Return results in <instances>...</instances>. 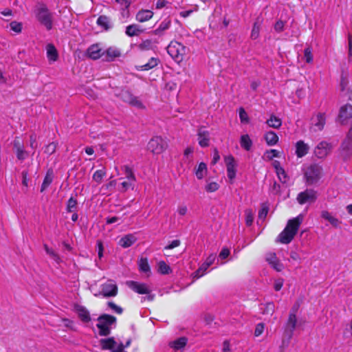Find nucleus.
I'll return each instance as SVG.
<instances>
[{
	"instance_id": "f257e3e1",
	"label": "nucleus",
	"mask_w": 352,
	"mask_h": 352,
	"mask_svg": "<svg viewBox=\"0 0 352 352\" xmlns=\"http://www.w3.org/2000/svg\"><path fill=\"white\" fill-rule=\"evenodd\" d=\"M303 221V216L299 214L296 218L289 219L284 230L279 234L276 242L283 244L289 243L297 234L298 228Z\"/></svg>"
},
{
	"instance_id": "f03ea898",
	"label": "nucleus",
	"mask_w": 352,
	"mask_h": 352,
	"mask_svg": "<svg viewBox=\"0 0 352 352\" xmlns=\"http://www.w3.org/2000/svg\"><path fill=\"white\" fill-rule=\"evenodd\" d=\"M36 20L43 25L47 30H50L53 27V13L51 12L44 4L38 5L34 11Z\"/></svg>"
},
{
	"instance_id": "7ed1b4c3",
	"label": "nucleus",
	"mask_w": 352,
	"mask_h": 352,
	"mask_svg": "<svg viewBox=\"0 0 352 352\" xmlns=\"http://www.w3.org/2000/svg\"><path fill=\"white\" fill-rule=\"evenodd\" d=\"M97 320L98 323L96 327L99 329L98 334L100 336H109L111 333V326L116 324V318L107 314L100 315Z\"/></svg>"
},
{
	"instance_id": "20e7f679",
	"label": "nucleus",
	"mask_w": 352,
	"mask_h": 352,
	"mask_svg": "<svg viewBox=\"0 0 352 352\" xmlns=\"http://www.w3.org/2000/svg\"><path fill=\"white\" fill-rule=\"evenodd\" d=\"M166 50L172 58L179 63L183 60L187 48L182 43L176 41H172L166 47Z\"/></svg>"
},
{
	"instance_id": "39448f33",
	"label": "nucleus",
	"mask_w": 352,
	"mask_h": 352,
	"mask_svg": "<svg viewBox=\"0 0 352 352\" xmlns=\"http://www.w3.org/2000/svg\"><path fill=\"white\" fill-rule=\"evenodd\" d=\"M322 170V167L316 164H311L307 168L305 176L308 185H313L319 181Z\"/></svg>"
},
{
	"instance_id": "423d86ee",
	"label": "nucleus",
	"mask_w": 352,
	"mask_h": 352,
	"mask_svg": "<svg viewBox=\"0 0 352 352\" xmlns=\"http://www.w3.org/2000/svg\"><path fill=\"white\" fill-rule=\"evenodd\" d=\"M167 147V143L161 137L153 138L148 143V150L153 154L162 153Z\"/></svg>"
},
{
	"instance_id": "0eeeda50",
	"label": "nucleus",
	"mask_w": 352,
	"mask_h": 352,
	"mask_svg": "<svg viewBox=\"0 0 352 352\" xmlns=\"http://www.w3.org/2000/svg\"><path fill=\"white\" fill-rule=\"evenodd\" d=\"M317 199V192L313 189H306L297 196L298 202L302 205L306 203H314Z\"/></svg>"
},
{
	"instance_id": "6e6552de",
	"label": "nucleus",
	"mask_w": 352,
	"mask_h": 352,
	"mask_svg": "<svg viewBox=\"0 0 352 352\" xmlns=\"http://www.w3.org/2000/svg\"><path fill=\"white\" fill-rule=\"evenodd\" d=\"M224 160L227 168V175L232 184V180L236 177V167L237 166V164L236 163L234 157L232 155L226 156L224 157Z\"/></svg>"
},
{
	"instance_id": "1a4fd4ad",
	"label": "nucleus",
	"mask_w": 352,
	"mask_h": 352,
	"mask_svg": "<svg viewBox=\"0 0 352 352\" xmlns=\"http://www.w3.org/2000/svg\"><path fill=\"white\" fill-rule=\"evenodd\" d=\"M332 149V145L326 141L320 142L314 149L315 155L319 159H323L327 156Z\"/></svg>"
},
{
	"instance_id": "9d476101",
	"label": "nucleus",
	"mask_w": 352,
	"mask_h": 352,
	"mask_svg": "<svg viewBox=\"0 0 352 352\" xmlns=\"http://www.w3.org/2000/svg\"><path fill=\"white\" fill-rule=\"evenodd\" d=\"M297 323L296 315L289 313V318L285 326L284 334L289 340H290L294 334Z\"/></svg>"
},
{
	"instance_id": "9b49d317",
	"label": "nucleus",
	"mask_w": 352,
	"mask_h": 352,
	"mask_svg": "<svg viewBox=\"0 0 352 352\" xmlns=\"http://www.w3.org/2000/svg\"><path fill=\"white\" fill-rule=\"evenodd\" d=\"M121 51L119 48L112 46L104 50L102 60L106 62H113L117 58L120 57Z\"/></svg>"
},
{
	"instance_id": "f8f14e48",
	"label": "nucleus",
	"mask_w": 352,
	"mask_h": 352,
	"mask_svg": "<svg viewBox=\"0 0 352 352\" xmlns=\"http://www.w3.org/2000/svg\"><path fill=\"white\" fill-rule=\"evenodd\" d=\"M118 294V287L116 284L106 283L102 285V290L98 294H95L96 296L102 295L105 298L114 297Z\"/></svg>"
},
{
	"instance_id": "ddd939ff",
	"label": "nucleus",
	"mask_w": 352,
	"mask_h": 352,
	"mask_svg": "<svg viewBox=\"0 0 352 352\" xmlns=\"http://www.w3.org/2000/svg\"><path fill=\"white\" fill-rule=\"evenodd\" d=\"M128 287L135 292L140 294H148L150 289L145 283H140L134 280H129L126 282Z\"/></svg>"
},
{
	"instance_id": "4468645a",
	"label": "nucleus",
	"mask_w": 352,
	"mask_h": 352,
	"mask_svg": "<svg viewBox=\"0 0 352 352\" xmlns=\"http://www.w3.org/2000/svg\"><path fill=\"white\" fill-rule=\"evenodd\" d=\"M120 97L123 101L128 102L138 108L142 107V103L139 100L133 96L129 90H122Z\"/></svg>"
},
{
	"instance_id": "2eb2a0df",
	"label": "nucleus",
	"mask_w": 352,
	"mask_h": 352,
	"mask_svg": "<svg viewBox=\"0 0 352 352\" xmlns=\"http://www.w3.org/2000/svg\"><path fill=\"white\" fill-rule=\"evenodd\" d=\"M352 156V144L342 141L340 147V157L343 161L346 162Z\"/></svg>"
},
{
	"instance_id": "dca6fc26",
	"label": "nucleus",
	"mask_w": 352,
	"mask_h": 352,
	"mask_svg": "<svg viewBox=\"0 0 352 352\" xmlns=\"http://www.w3.org/2000/svg\"><path fill=\"white\" fill-rule=\"evenodd\" d=\"M199 144L201 147H207L210 144V133L204 127H201L197 133Z\"/></svg>"
},
{
	"instance_id": "f3484780",
	"label": "nucleus",
	"mask_w": 352,
	"mask_h": 352,
	"mask_svg": "<svg viewBox=\"0 0 352 352\" xmlns=\"http://www.w3.org/2000/svg\"><path fill=\"white\" fill-rule=\"evenodd\" d=\"M74 309L82 322L87 323L91 321V318L89 311L84 306L75 305Z\"/></svg>"
},
{
	"instance_id": "a211bd4d",
	"label": "nucleus",
	"mask_w": 352,
	"mask_h": 352,
	"mask_svg": "<svg viewBox=\"0 0 352 352\" xmlns=\"http://www.w3.org/2000/svg\"><path fill=\"white\" fill-rule=\"evenodd\" d=\"M87 53L90 58L97 60L100 58H103L104 50L100 47L98 44H94L87 49Z\"/></svg>"
},
{
	"instance_id": "6ab92c4d",
	"label": "nucleus",
	"mask_w": 352,
	"mask_h": 352,
	"mask_svg": "<svg viewBox=\"0 0 352 352\" xmlns=\"http://www.w3.org/2000/svg\"><path fill=\"white\" fill-rule=\"evenodd\" d=\"M325 113L318 112L316 115L313 116L311 119V124L317 127L318 130H322L325 124Z\"/></svg>"
},
{
	"instance_id": "aec40b11",
	"label": "nucleus",
	"mask_w": 352,
	"mask_h": 352,
	"mask_svg": "<svg viewBox=\"0 0 352 352\" xmlns=\"http://www.w3.org/2000/svg\"><path fill=\"white\" fill-rule=\"evenodd\" d=\"M171 25V20L168 17L164 19L159 25V26L152 32V34L161 36L164 34V32L170 28Z\"/></svg>"
},
{
	"instance_id": "412c9836",
	"label": "nucleus",
	"mask_w": 352,
	"mask_h": 352,
	"mask_svg": "<svg viewBox=\"0 0 352 352\" xmlns=\"http://www.w3.org/2000/svg\"><path fill=\"white\" fill-rule=\"evenodd\" d=\"M99 342L101 349L103 350H110L111 352L116 350L117 342L113 337L101 339Z\"/></svg>"
},
{
	"instance_id": "4be33fe9",
	"label": "nucleus",
	"mask_w": 352,
	"mask_h": 352,
	"mask_svg": "<svg viewBox=\"0 0 352 352\" xmlns=\"http://www.w3.org/2000/svg\"><path fill=\"white\" fill-rule=\"evenodd\" d=\"M266 260L276 271L280 272L283 269V265L277 258L275 253L268 254Z\"/></svg>"
},
{
	"instance_id": "5701e85b",
	"label": "nucleus",
	"mask_w": 352,
	"mask_h": 352,
	"mask_svg": "<svg viewBox=\"0 0 352 352\" xmlns=\"http://www.w3.org/2000/svg\"><path fill=\"white\" fill-rule=\"evenodd\" d=\"M14 148L19 160L23 161L28 156V152L24 150L23 146L19 140H15L14 141Z\"/></svg>"
},
{
	"instance_id": "b1692460",
	"label": "nucleus",
	"mask_w": 352,
	"mask_h": 352,
	"mask_svg": "<svg viewBox=\"0 0 352 352\" xmlns=\"http://www.w3.org/2000/svg\"><path fill=\"white\" fill-rule=\"evenodd\" d=\"M153 12L150 10H140L135 15V20L140 23L149 21L153 16Z\"/></svg>"
},
{
	"instance_id": "393cba45",
	"label": "nucleus",
	"mask_w": 352,
	"mask_h": 352,
	"mask_svg": "<svg viewBox=\"0 0 352 352\" xmlns=\"http://www.w3.org/2000/svg\"><path fill=\"white\" fill-rule=\"evenodd\" d=\"M136 241L137 237L134 234H128L120 239L118 244L124 248H127L134 244Z\"/></svg>"
},
{
	"instance_id": "a878e982",
	"label": "nucleus",
	"mask_w": 352,
	"mask_h": 352,
	"mask_svg": "<svg viewBox=\"0 0 352 352\" xmlns=\"http://www.w3.org/2000/svg\"><path fill=\"white\" fill-rule=\"evenodd\" d=\"M309 146L302 140H299L296 144V155L298 157H302L308 153Z\"/></svg>"
},
{
	"instance_id": "bb28decb",
	"label": "nucleus",
	"mask_w": 352,
	"mask_h": 352,
	"mask_svg": "<svg viewBox=\"0 0 352 352\" xmlns=\"http://www.w3.org/2000/svg\"><path fill=\"white\" fill-rule=\"evenodd\" d=\"M144 30L141 28V27L135 23L126 26L125 34L130 37L138 36L142 34Z\"/></svg>"
},
{
	"instance_id": "cd10ccee",
	"label": "nucleus",
	"mask_w": 352,
	"mask_h": 352,
	"mask_svg": "<svg viewBox=\"0 0 352 352\" xmlns=\"http://www.w3.org/2000/svg\"><path fill=\"white\" fill-rule=\"evenodd\" d=\"M47 57L50 62H55L58 58L57 50L53 44H47L46 46Z\"/></svg>"
},
{
	"instance_id": "c85d7f7f",
	"label": "nucleus",
	"mask_w": 352,
	"mask_h": 352,
	"mask_svg": "<svg viewBox=\"0 0 352 352\" xmlns=\"http://www.w3.org/2000/svg\"><path fill=\"white\" fill-rule=\"evenodd\" d=\"M78 194L75 192V196H72L66 204V211L67 212H73L78 211V203L76 199Z\"/></svg>"
},
{
	"instance_id": "c756f323",
	"label": "nucleus",
	"mask_w": 352,
	"mask_h": 352,
	"mask_svg": "<svg viewBox=\"0 0 352 352\" xmlns=\"http://www.w3.org/2000/svg\"><path fill=\"white\" fill-rule=\"evenodd\" d=\"M96 23L98 26L102 28L104 30H109L112 27L110 18L105 15L100 16Z\"/></svg>"
},
{
	"instance_id": "7c9ffc66",
	"label": "nucleus",
	"mask_w": 352,
	"mask_h": 352,
	"mask_svg": "<svg viewBox=\"0 0 352 352\" xmlns=\"http://www.w3.org/2000/svg\"><path fill=\"white\" fill-rule=\"evenodd\" d=\"M160 60L157 58L152 57L149 59L148 62L144 65H140L138 67V69L140 71H148L155 67Z\"/></svg>"
},
{
	"instance_id": "2f4dec72",
	"label": "nucleus",
	"mask_w": 352,
	"mask_h": 352,
	"mask_svg": "<svg viewBox=\"0 0 352 352\" xmlns=\"http://www.w3.org/2000/svg\"><path fill=\"white\" fill-rule=\"evenodd\" d=\"M188 342L186 337H181L169 343L170 347L175 350H179L185 347Z\"/></svg>"
},
{
	"instance_id": "473e14b6",
	"label": "nucleus",
	"mask_w": 352,
	"mask_h": 352,
	"mask_svg": "<svg viewBox=\"0 0 352 352\" xmlns=\"http://www.w3.org/2000/svg\"><path fill=\"white\" fill-rule=\"evenodd\" d=\"M264 139L266 141L267 144L269 146H274L278 141V137L277 134L272 131L267 132L264 135Z\"/></svg>"
},
{
	"instance_id": "72a5a7b5",
	"label": "nucleus",
	"mask_w": 352,
	"mask_h": 352,
	"mask_svg": "<svg viewBox=\"0 0 352 352\" xmlns=\"http://www.w3.org/2000/svg\"><path fill=\"white\" fill-rule=\"evenodd\" d=\"M54 178V173L52 169H49L45 176L41 187V192H43L52 184Z\"/></svg>"
},
{
	"instance_id": "f704fd0d",
	"label": "nucleus",
	"mask_w": 352,
	"mask_h": 352,
	"mask_svg": "<svg viewBox=\"0 0 352 352\" xmlns=\"http://www.w3.org/2000/svg\"><path fill=\"white\" fill-rule=\"evenodd\" d=\"M275 305L274 302H269L265 304L260 305V310L263 315H272L274 312Z\"/></svg>"
},
{
	"instance_id": "c9c22d12",
	"label": "nucleus",
	"mask_w": 352,
	"mask_h": 352,
	"mask_svg": "<svg viewBox=\"0 0 352 352\" xmlns=\"http://www.w3.org/2000/svg\"><path fill=\"white\" fill-rule=\"evenodd\" d=\"M351 118H352V111H340L338 122L342 125H345L348 124Z\"/></svg>"
},
{
	"instance_id": "e433bc0d",
	"label": "nucleus",
	"mask_w": 352,
	"mask_h": 352,
	"mask_svg": "<svg viewBox=\"0 0 352 352\" xmlns=\"http://www.w3.org/2000/svg\"><path fill=\"white\" fill-rule=\"evenodd\" d=\"M321 217L325 220L328 221L333 227L337 228L340 223V221L337 218L333 217L327 211H322L321 213Z\"/></svg>"
},
{
	"instance_id": "4c0bfd02",
	"label": "nucleus",
	"mask_w": 352,
	"mask_h": 352,
	"mask_svg": "<svg viewBox=\"0 0 352 352\" xmlns=\"http://www.w3.org/2000/svg\"><path fill=\"white\" fill-rule=\"evenodd\" d=\"M241 146L246 151H250L252 146V141L248 134L242 135L240 139Z\"/></svg>"
},
{
	"instance_id": "58836bf2",
	"label": "nucleus",
	"mask_w": 352,
	"mask_h": 352,
	"mask_svg": "<svg viewBox=\"0 0 352 352\" xmlns=\"http://www.w3.org/2000/svg\"><path fill=\"white\" fill-rule=\"evenodd\" d=\"M261 21L256 20L254 24L251 32L250 37L252 39L255 40L258 38L260 34Z\"/></svg>"
},
{
	"instance_id": "ea45409f",
	"label": "nucleus",
	"mask_w": 352,
	"mask_h": 352,
	"mask_svg": "<svg viewBox=\"0 0 352 352\" xmlns=\"http://www.w3.org/2000/svg\"><path fill=\"white\" fill-rule=\"evenodd\" d=\"M266 123L270 127L278 129L282 124V121L280 118L272 115L270 118L267 120Z\"/></svg>"
},
{
	"instance_id": "a19ab883",
	"label": "nucleus",
	"mask_w": 352,
	"mask_h": 352,
	"mask_svg": "<svg viewBox=\"0 0 352 352\" xmlns=\"http://www.w3.org/2000/svg\"><path fill=\"white\" fill-rule=\"evenodd\" d=\"M207 173V165L204 162H201L197 169L195 171L196 177L198 179H201L204 178V175Z\"/></svg>"
},
{
	"instance_id": "79ce46f5",
	"label": "nucleus",
	"mask_w": 352,
	"mask_h": 352,
	"mask_svg": "<svg viewBox=\"0 0 352 352\" xmlns=\"http://www.w3.org/2000/svg\"><path fill=\"white\" fill-rule=\"evenodd\" d=\"M139 50L148 51L151 50L153 47V43L151 39L144 40L141 43L137 45Z\"/></svg>"
},
{
	"instance_id": "37998d69",
	"label": "nucleus",
	"mask_w": 352,
	"mask_h": 352,
	"mask_svg": "<svg viewBox=\"0 0 352 352\" xmlns=\"http://www.w3.org/2000/svg\"><path fill=\"white\" fill-rule=\"evenodd\" d=\"M139 270L140 272L151 274V268L146 258H141L139 261Z\"/></svg>"
},
{
	"instance_id": "c03bdc74",
	"label": "nucleus",
	"mask_w": 352,
	"mask_h": 352,
	"mask_svg": "<svg viewBox=\"0 0 352 352\" xmlns=\"http://www.w3.org/2000/svg\"><path fill=\"white\" fill-rule=\"evenodd\" d=\"M122 170L124 173L125 177L130 181L135 182V176L133 173V171L131 167L128 165H124L122 167Z\"/></svg>"
},
{
	"instance_id": "a18cd8bd",
	"label": "nucleus",
	"mask_w": 352,
	"mask_h": 352,
	"mask_svg": "<svg viewBox=\"0 0 352 352\" xmlns=\"http://www.w3.org/2000/svg\"><path fill=\"white\" fill-rule=\"evenodd\" d=\"M158 271L162 274H169L172 272V270L164 261H160L158 263Z\"/></svg>"
},
{
	"instance_id": "49530a36",
	"label": "nucleus",
	"mask_w": 352,
	"mask_h": 352,
	"mask_svg": "<svg viewBox=\"0 0 352 352\" xmlns=\"http://www.w3.org/2000/svg\"><path fill=\"white\" fill-rule=\"evenodd\" d=\"M44 249L47 254H49L57 263L61 261L59 255L52 249L50 248L46 244L44 245Z\"/></svg>"
},
{
	"instance_id": "de8ad7c7",
	"label": "nucleus",
	"mask_w": 352,
	"mask_h": 352,
	"mask_svg": "<svg viewBox=\"0 0 352 352\" xmlns=\"http://www.w3.org/2000/svg\"><path fill=\"white\" fill-rule=\"evenodd\" d=\"M208 268V264L203 263L197 270L193 273V278H199L202 276Z\"/></svg>"
},
{
	"instance_id": "09e8293b",
	"label": "nucleus",
	"mask_w": 352,
	"mask_h": 352,
	"mask_svg": "<svg viewBox=\"0 0 352 352\" xmlns=\"http://www.w3.org/2000/svg\"><path fill=\"white\" fill-rule=\"evenodd\" d=\"M116 3L120 5V9L124 12L126 10V13L129 14L127 10L129 8L131 1V0H116Z\"/></svg>"
},
{
	"instance_id": "8fccbe9b",
	"label": "nucleus",
	"mask_w": 352,
	"mask_h": 352,
	"mask_svg": "<svg viewBox=\"0 0 352 352\" xmlns=\"http://www.w3.org/2000/svg\"><path fill=\"white\" fill-rule=\"evenodd\" d=\"M105 174L106 173L104 169L97 170L93 175V179L97 183H100Z\"/></svg>"
},
{
	"instance_id": "3c124183",
	"label": "nucleus",
	"mask_w": 352,
	"mask_h": 352,
	"mask_svg": "<svg viewBox=\"0 0 352 352\" xmlns=\"http://www.w3.org/2000/svg\"><path fill=\"white\" fill-rule=\"evenodd\" d=\"M57 144H58L54 142L50 143L46 146L44 152L49 155H52L56 152Z\"/></svg>"
},
{
	"instance_id": "603ef678",
	"label": "nucleus",
	"mask_w": 352,
	"mask_h": 352,
	"mask_svg": "<svg viewBox=\"0 0 352 352\" xmlns=\"http://www.w3.org/2000/svg\"><path fill=\"white\" fill-rule=\"evenodd\" d=\"M269 211V206L267 203H263L261 205V208L258 212V218L265 219Z\"/></svg>"
},
{
	"instance_id": "864d4df0",
	"label": "nucleus",
	"mask_w": 352,
	"mask_h": 352,
	"mask_svg": "<svg viewBox=\"0 0 352 352\" xmlns=\"http://www.w3.org/2000/svg\"><path fill=\"white\" fill-rule=\"evenodd\" d=\"M304 56L307 63L313 62L312 50L310 47H306L304 50Z\"/></svg>"
},
{
	"instance_id": "5fc2aeb1",
	"label": "nucleus",
	"mask_w": 352,
	"mask_h": 352,
	"mask_svg": "<svg viewBox=\"0 0 352 352\" xmlns=\"http://www.w3.org/2000/svg\"><path fill=\"white\" fill-rule=\"evenodd\" d=\"M219 188V185L217 182H212L208 184L205 189L208 192H213L217 191Z\"/></svg>"
},
{
	"instance_id": "6e6d98bb",
	"label": "nucleus",
	"mask_w": 352,
	"mask_h": 352,
	"mask_svg": "<svg viewBox=\"0 0 352 352\" xmlns=\"http://www.w3.org/2000/svg\"><path fill=\"white\" fill-rule=\"evenodd\" d=\"M134 184H135V182H132L130 180L122 182L121 183V186H122L121 191L125 192L127 190H129V188L133 189L134 187Z\"/></svg>"
},
{
	"instance_id": "4d7b16f0",
	"label": "nucleus",
	"mask_w": 352,
	"mask_h": 352,
	"mask_svg": "<svg viewBox=\"0 0 352 352\" xmlns=\"http://www.w3.org/2000/svg\"><path fill=\"white\" fill-rule=\"evenodd\" d=\"M10 28L16 33H20L22 30V23L16 21H12L10 23Z\"/></svg>"
},
{
	"instance_id": "13d9d810",
	"label": "nucleus",
	"mask_w": 352,
	"mask_h": 352,
	"mask_svg": "<svg viewBox=\"0 0 352 352\" xmlns=\"http://www.w3.org/2000/svg\"><path fill=\"white\" fill-rule=\"evenodd\" d=\"M265 329V324L263 322L258 323L256 324L255 330H254V336L258 337L261 336Z\"/></svg>"
},
{
	"instance_id": "bf43d9fd",
	"label": "nucleus",
	"mask_w": 352,
	"mask_h": 352,
	"mask_svg": "<svg viewBox=\"0 0 352 352\" xmlns=\"http://www.w3.org/2000/svg\"><path fill=\"white\" fill-rule=\"evenodd\" d=\"M239 118L242 124H248L250 122L247 111H239Z\"/></svg>"
},
{
	"instance_id": "052dcab7",
	"label": "nucleus",
	"mask_w": 352,
	"mask_h": 352,
	"mask_svg": "<svg viewBox=\"0 0 352 352\" xmlns=\"http://www.w3.org/2000/svg\"><path fill=\"white\" fill-rule=\"evenodd\" d=\"M107 305L109 308L115 311L117 314H121L123 312L122 308L116 305L113 302H109Z\"/></svg>"
},
{
	"instance_id": "680f3d73",
	"label": "nucleus",
	"mask_w": 352,
	"mask_h": 352,
	"mask_svg": "<svg viewBox=\"0 0 352 352\" xmlns=\"http://www.w3.org/2000/svg\"><path fill=\"white\" fill-rule=\"evenodd\" d=\"M97 248H98V258L101 259L103 256V252H104V246L102 241L98 240L96 242Z\"/></svg>"
},
{
	"instance_id": "e2e57ef3",
	"label": "nucleus",
	"mask_w": 352,
	"mask_h": 352,
	"mask_svg": "<svg viewBox=\"0 0 352 352\" xmlns=\"http://www.w3.org/2000/svg\"><path fill=\"white\" fill-rule=\"evenodd\" d=\"M131 342V340L129 339L126 341L125 344H123L122 343H120L118 344L116 347V350L113 351V352H123L124 348H126L130 346Z\"/></svg>"
},
{
	"instance_id": "0e129e2a",
	"label": "nucleus",
	"mask_w": 352,
	"mask_h": 352,
	"mask_svg": "<svg viewBox=\"0 0 352 352\" xmlns=\"http://www.w3.org/2000/svg\"><path fill=\"white\" fill-rule=\"evenodd\" d=\"M254 220L253 214L250 211L245 212V223L248 226H250Z\"/></svg>"
},
{
	"instance_id": "69168bd1",
	"label": "nucleus",
	"mask_w": 352,
	"mask_h": 352,
	"mask_svg": "<svg viewBox=\"0 0 352 352\" xmlns=\"http://www.w3.org/2000/svg\"><path fill=\"white\" fill-rule=\"evenodd\" d=\"M284 26H285V23L281 21V20H279L278 21H276V23H275L274 25V30L276 32H281L284 30Z\"/></svg>"
},
{
	"instance_id": "338daca9",
	"label": "nucleus",
	"mask_w": 352,
	"mask_h": 352,
	"mask_svg": "<svg viewBox=\"0 0 352 352\" xmlns=\"http://www.w3.org/2000/svg\"><path fill=\"white\" fill-rule=\"evenodd\" d=\"M349 84V80L347 76L342 75L340 80V89L344 91Z\"/></svg>"
},
{
	"instance_id": "774afa93",
	"label": "nucleus",
	"mask_w": 352,
	"mask_h": 352,
	"mask_svg": "<svg viewBox=\"0 0 352 352\" xmlns=\"http://www.w3.org/2000/svg\"><path fill=\"white\" fill-rule=\"evenodd\" d=\"M181 242L178 239L173 240L168 245H167L164 249L165 250H171L176 247H178L180 245Z\"/></svg>"
}]
</instances>
